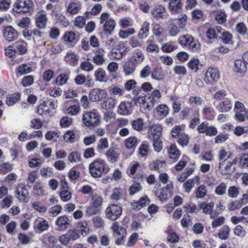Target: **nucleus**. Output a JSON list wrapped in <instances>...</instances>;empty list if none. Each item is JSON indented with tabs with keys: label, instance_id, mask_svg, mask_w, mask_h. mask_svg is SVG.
Wrapping results in <instances>:
<instances>
[{
	"label": "nucleus",
	"instance_id": "nucleus-54",
	"mask_svg": "<svg viewBox=\"0 0 248 248\" xmlns=\"http://www.w3.org/2000/svg\"><path fill=\"white\" fill-rule=\"evenodd\" d=\"M20 98V94L16 93L12 94L6 99V103L9 106H12L17 102Z\"/></svg>",
	"mask_w": 248,
	"mask_h": 248
},
{
	"label": "nucleus",
	"instance_id": "nucleus-42",
	"mask_svg": "<svg viewBox=\"0 0 248 248\" xmlns=\"http://www.w3.org/2000/svg\"><path fill=\"white\" fill-rule=\"evenodd\" d=\"M62 39L65 42L76 43L78 39L76 33L73 31H67L62 36Z\"/></svg>",
	"mask_w": 248,
	"mask_h": 248
},
{
	"label": "nucleus",
	"instance_id": "nucleus-16",
	"mask_svg": "<svg viewBox=\"0 0 248 248\" xmlns=\"http://www.w3.org/2000/svg\"><path fill=\"white\" fill-rule=\"evenodd\" d=\"M235 164L236 160L235 159H233L232 161L218 163V170L222 175L230 174L233 171V169L232 168V165Z\"/></svg>",
	"mask_w": 248,
	"mask_h": 248
},
{
	"label": "nucleus",
	"instance_id": "nucleus-9",
	"mask_svg": "<svg viewBox=\"0 0 248 248\" xmlns=\"http://www.w3.org/2000/svg\"><path fill=\"white\" fill-rule=\"evenodd\" d=\"M122 209L117 205L111 204L109 205L106 210V217L110 220H115L121 215Z\"/></svg>",
	"mask_w": 248,
	"mask_h": 248
},
{
	"label": "nucleus",
	"instance_id": "nucleus-59",
	"mask_svg": "<svg viewBox=\"0 0 248 248\" xmlns=\"http://www.w3.org/2000/svg\"><path fill=\"white\" fill-rule=\"evenodd\" d=\"M15 46L16 51L21 54H24L27 51V44L24 41L16 42L15 44Z\"/></svg>",
	"mask_w": 248,
	"mask_h": 248
},
{
	"label": "nucleus",
	"instance_id": "nucleus-8",
	"mask_svg": "<svg viewBox=\"0 0 248 248\" xmlns=\"http://www.w3.org/2000/svg\"><path fill=\"white\" fill-rule=\"evenodd\" d=\"M234 118L240 122H243L247 119L248 120V109L246 108L244 105L237 101L235 102L233 109Z\"/></svg>",
	"mask_w": 248,
	"mask_h": 248
},
{
	"label": "nucleus",
	"instance_id": "nucleus-5",
	"mask_svg": "<svg viewBox=\"0 0 248 248\" xmlns=\"http://www.w3.org/2000/svg\"><path fill=\"white\" fill-rule=\"evenodd\" d=\"M101 117L98 111L94 109L82 115V122L87 127H95L100 123Z\"/></svg>",
	"mask_w": 248,
	"mask_h": 248
},
{
	"label": "nucleus",
	"instance_id": "nucleus-43",
	"mask_svg": "<svg viewBox=\"0 0 248 248\" xmlns=\"http://www.w3.org/2000/svg\"><path fill=\"white\" fill-rule=\"evenodd\" d=\"M168 154L171 159H177L180 155V151L177 149L175 145H171L168 149Z\"/></svg>",
	"mask_w": 248,
	"mask_h": 248
},
{
	"label": "nucleus",
	"instance_id": "nucleus-46",
	"mask_svg": "<svg viewBox=\"0 0 248 248\" xmlns=\"http://www.w3.org/2000/svg\"><path fill=\"white\" fill-rule=\"evenodd\" d=\"M137 66L129 62H126L123 66V71L125 76H129L132 74L135 71Z\"/></svg>",
	"mask_w": 248,
	"mask_h": 248
},
{
	"label": "nucleus",
	"instance_id": "nucleus-34",
	"mask_svg": "<svg viewBox=\"0 0 248 248\" xmlns=\"http://www.w3.org/2000/svg\"><path fill=\"white\" fill-rule=\"evenodd\" d=\"M221 31L222 28L220 26L210 28L206 32V37L209 39L217 38L218 33H221Z\"/></svg>",
	"mask_w": 248,
	"mask_h": 248
},
{
	"label": "nucleus",
	"instance_id": "nucleus-23",
	"mask_svg": "<svg viewBox=\"0 0 248 248\" xmlns=\"http://www.w3.org/2000/svg\"><path fill=\"white\" fill-rule=\"evenodd\" d=\"M34 227L41 232L46 231L49 227L48 222L42 217L37 218L34 223Z\"/></svg>",
	"mask_w": 248,
	"mask_h": 248
},
{
	"label": "nucleus",
	"instance_id": "nucleus-13",
	"mask_svg": "<svg viewBox=\"0 0 248 248\" xmlns=\"http://www.w3.org/2000/svg\"><path fill=\"white\" fill-rule=\"evenodd\" d=\"M94 55L93 57V62L98 66L103 65L106 61L105 51L103 48H98L93 51Z\"/></svg>",
	"mask_w": 248,
	"mask_h": 248
},
{
	"label": "nucleus",
	"instance_id": "nucleus-49",
	"mask_svg": "<svg viewBox=\"0 0 248 248\" xmlns=\"http://www.w3.org/2000/svg\"><path fill=\"white\" fill-rule=\"evenodd\" d=\"M207 189L206 187L202 185L200 186L195 190V196L198 199H202L206 195Z\"/></svg>",
	"mask_w": 248,
	"mask_h": 248
},
{
	"label": "nucleus",
	"instance_id": "nucleus-63",
	"mask_svg": "<svg viewBox=\"0 0 248 248\" xmlns=\"http://www.w3.org/2000/svg\"><path fill=\"white\" fill-rule=\"evenodd\" d=\"M102 203L103 198L101 196L97 194L92 196L90 203L100 208Z\"/></svg>",
	"mask_w": 248,
	"mask_h": 248
},
{
	"label": "nucleus",
	"instance_id": "nucleus-40",
	"mask_svg": "<svg viewBox=\"0 0 248 248\" xmlns=\"http://www.w3.org/2000/svg\"><path fill=\"white\" fill-rule=\"evenodd\" d=\"M166 167L165 162L163 161L155 160L150 164V168L152 170L159 172L162 171Z\"/></svg>",
	"mask_w": 248,
	"mask_h": 248
},
{
	"label": "nucleus",
	"instance_id": "nucleus-51",
	"mask_svg": "<svg viewBox=\"0 0 248 248\" xmlns=\"http://www.w3.org/2000/svg\"><path fill=\"white\" fill-rule=\"evenodd\" d=\"M156 196L161 201H164L168 199L171 195L169 192L167 191V189L162 188L156 192Z\"/></svg>",
	"mask_w": 248,
	"mask_h": 248
},
{
	"label": "nucleus",
	"instance_id": "nucleus-11",
	"mask_svg": "<svg viewBox=\"0 0 248 248\" xmlns=\"http://www.w3.org/2000/svg\"><path fill=\"white\" fill-rule=\"evenodd\" d=\"M152 17L156 20H160L167 18L168 14L165 7L161 5L155 6L151 11Z\"/></svg>",
	"mask_w": 248,
	"mask_h": 248
},
{
	"label": "nucleus",
	"instance_id": "nucleus-41",
	"mask_svg": "<svg viewBox=\"0 0 248 248\" xmlns=\"http://www.w3.org/2000/svg\"><path fill=\"white\" fill-rule=\"evenodd\" d=\"M77 227L83 236H86L89 233L90 229L88 223L86 221L79 222L77 225Z\"/></svg>",
	"mask_w": 248,
	"mask_h": 248
},
{
	"label": "nucleus",
	"instance_id": "nucleus-56",
	"mask_svg": "<svg viewBox=\"0 0 248 248\" xmlns=\"http://www.w3.org/2000/svg\"><path fill=\"white\" fill-rule=\"evenodd\" d=\"M193 39V37H192V36L189 34L183 35L179 37L178 39V43L181 46H189Z\"/></svg>",
	"mask_w": 248,
	"mask_h": 248
},
{
	"label": "nucleus",
	"instance_id": "nucleus-7",
	"mask_svg": "<svg viewBox=\"0 0 248 248\" xmlns=\"http://www.w3.org/2000/svg\"><path fill=\"white\" fill-rule=\"evenodd\" d=\"M13 6L14 11L17 13H29L33 10V3L31 0H16Z\"/></svg>",
	"mask_w": 248,
	"mask_h": 248
},
{
	"label": "nucleus",
	"instance_id": "nucleus-14",
	"mask_svg": "<svg viewBox=\"0 0 248 248\" xmlns=\"http://www.w3.org/2000/svg\"><path fill=\"white\" fill-rule=\"evenodd\" d=\"M165 2H168V9L172 14L179 13L182 9V0H163Z\"/></svg>",
	"mask_w": 248,
	"mask_h": 248
},
{
	"label": "nucleus",
	"instance_id": "nucleus-36",
	"mask_svg": "<svg viewBox=\"0 0 248 248\" xmlns=\"http://www.w3.org/2000/svg\"><path fill=\"white\" fill-rule=\"evenodd\" d=\"M140 143V140L135 137H130L124 141L125 147L128 149H134Z\"/></svg>",
	"mask_w": 248,
	"mask_h": 248
},
{
	"label": "nucleus",
	"instance_id": "nucleus-37",
	"mask_svg": "<svg viewBox=\"0 0 248 248\" xmlns=\"http://www.w3.org/2000/svg\"><path fill=\"white\" fill-rule=\"evenodd\" d=\"M152 78L155 80H162L164 78V73L160 67H155L151 73Z\"/></svg>",
	"mask_w": 248,
	"mask_h": 248
},
{
	"label": "nucleus",
	"instance_id": "nucleus-38",
	"mask_svg": "<svg viewBox=\"0 0 248 248\" xmlns=\"http://www.w3.org/2000/svg\"><path fill=\"white\" fill-rule=\"evenodd\" d=\"M44 244L48 248L57 245V239L56 236L48 233L44 236Z\"/></svg>",
	"mask_w": 248,
	"mask_h": 248
},
{
	"label": "nucleus",
	"instance_id": "nucleus-58",
	"mask_svg": "<svg viewBox=\"0 0 248 248\" xmlns=\"http://www.w3.org/2000/svg\"><path fill=\"white\" fill-rule=\"evenodd\" d=\"M156 110L158 115L165 117L168 114L169 109L167 105L162 104L156 108Z\"/></svg>",
	"mask_w": 248,
	"mask_h": 248
},
{
	"label": "nucleus",
	"instance_id": "nucleus-44",
	"mask_svg": "<svg viewBox=\"0 0 248 248\" xmlns=\"http://www.w3.org/2000/svg\"><path fill=\"white\" fill-rule=\"evenodd\" d=\"M149 148L150 145L147 142H142L138 149V153L142 157H145L149 153Z\"/></svg>",
	"mask_w": 248,
	"mask_h": 248
},
{
	"label": "nucleus",
	"instance_id": "nucleus-28",
	"mask_svg": "<svg viewBox=\"0 0 248 248\" xmlns=\"http://www.w3.org/2000/svg\"><path fill=\"white\" fill-rule=\"evenodd\" d=\"M47 19L45 12L41 11L36 15V24L40 29H43L46 25Z\"/></svg>",
	"mask_w": 248,
	"mask_h": 248
},
{
	"label": "nucleus",
	"instance_id": "nucleus-57",
	"mask_svg": "<svg viewBox=\"0 0 248 248\" xmlns=\"http://www.w3.org/2000/svg\"><path fill=\"white\" fill-rule=\"evenodd\" d=\"M135 32L136 31L134 28H129L126 30H120L119 32V36L121 39H125Z\"/></svg>",
	"mask_w": 248,
	"mask_h": 248
},
{
	"label": "nucleus",
	"instance_id": "nucleus-24",
	"mask_svg": "<svg viewBox=\"0 0 248 248\" xmlns=\"http://www.w3.org/2000/svg\"><path fill=\"white\" fill-rule=\"evenodd\" d=\"M149 203V200L147 196H144L139 201H134L131 202V208L139 210L142 207L146 206Z\"/></svg>",
	"mask_w": 248,
	"mask_h": 248
},
{
	"label": "nucleus",
	"instance_id": "nucleus-64",
	"mask_svg": "<svg viewBox=\"0 0 248 248\" xmlns=\"http://www.w3.org/2000/svg\"><path fill=\"white\" fill-rule=\"evenodd\" d=\"M43 187L39 184H35L33 187V193L36 197H40L45 194Z\"/></svg>",
	"mask_w": 248,
	"mask_h": 248
},
{
	"label": "nucleus",
	"instance_id": "nucleus-25",
	"mask_svg": "<svg viewBox=\"0 0 248 248\" xmlns=\"http://www.w3.org/2000/svg\"><path fill=\"white\" fill-rule=\"evenodd\" d=\"M195 182L199 183L200 177L199 176H195L194 179H189L185 181L183 185V187L186 192L189 193L192 188L194 187Z\"/></svg>",
	"mask_w": 248,
	"mask_h": 248
},
{
	"label": "nucleus",
	"instance_id": "nucleus-33",
	"mask_svg": "<svg viewBox=\"0 0 248 248\" xmlns=\"http://www.w3.org/2000/svg\"><path fill=\"white\" fill-rule=\"evenodd\" d=\"M78 56L75 53L69 51L67 52L65 57V61L72 66H75L78 64Z\"/></svg>",
	"mask_w": 248,
	"mask_h": 248
},
{
	"label": "nucleus",
	"instance_id": "nucleus-21",
	"mask_svg": "<svg viewBox=\"0 0 248 248\" xmlns=\"http://www.w3.org/2000/svg\"><path fill=\"white\" fill-rule=\"evenodd\" d=\"M199 207L200 209H202L203 212L206 214H210V218L214 219L215 217V214L212 213L214 203L213 202H200L198 204Z\"/></svg>",
	"mask_w": 248,
	"mask_h": 248
},
{
	"label": "nucleus",
	"instance_id": "nucleus-47",
	"mask_svg": "<svg viewBox=\"0 0 248 248\" xmlns=\"http://www.w3.org/2000/svg\"><path fill=\"white\" fill-rule=\"evenodd\" d=\"M80 9V5L77 2H71L67 7V11L72 15L76 14Z\"/></svg>",
	"mask_w": 248,
	"mask_h": 248
},
{
	"label": "nucleus",
	"instance_id": "nucleus-52",
	"mask_svg": "<svg viewBox=\"0 0 248 248\" xmlns=\"http://www.w3.org/2000/svg\"><path fill=\"white\" fill-rule=\"evenodd\" d=\"M201 66L200 62L198 59L193 58L190 60L188 63V67L194 72H197L199 69V67Z\"/></svg>",
	"mask_w": 248,
	"mask_h": 248
},
{
	"label": "nucleus",
	"instance_id": "nucleus-12",
	"mask_svg": "<svg viewBox=\"0 0 248 248\" xmlns=\"http://www.w3.org/2000/svg\"><path fill=\"white\" fill-rule=\"evenodd\" d=\"M70 222L68 216L64 215L59 217L55 221L56 230L59 232L65 231L69 226Z\"/></svg>",
	"mask_w": 248,
	"mask_h": 248
},
{
	"label": "nucleus",
	"instance_id": "nucleus-17",
	"mask_svg": "<svg viewBox=\"0 0 248 248\" xmlns=\"http://www.w3.org/2000/svg\"><path fill=\"white\" fill-rule=\"evenodd\" d=\"M106 95L107 93L104 90L97 88L92 89L89 94L90 99L93 102L99 101Z\"/></svg>",
	"mask_w": 248,
	"mask_h": 248
},
{
	"label": "nucleus",
	"instance_id": "nucleus-1",
	"mask_svg": "<svg viewBox=\"0 0 248 248\" xmlns=\"http://www.w3.org/2000/svg\"><path fill=\"white\" fill-rule=\"evenodd\" d=\"M161 97L160 91L159 90H155L151 93L140 97L138 102L140 104V110L145 112L147 110L152 109L155 105L159 102Z\"/></svg>",
	"mask_w": 248,
	"mask_h": 248
},
{
	"label": "nucleus",
	"instance_id": "nucleus-31",
	"mask_svg": "<svg viewBox=\"0 0 248 248\" xmlns=\"http://www.w3.org/2000/svg\"><path fill=\"white\" fill-rule=\"evenodd\" d=\"M168 236L167 237V240L172 243H176L179 240V236L173 230L171 226H169L166 231Z\"/></svg>",
	"mask_w": 248,
	"mask_h": 248
},
{
	"label": "nucleus",
	"instance_id": "nucleus-29",
	"mask_svg": "<svg viewBox=\"0 0 248 248\" xmlns=\"http://www.w3.org/2000/svg\"><path fill=\"white\" fill-rule=\"evenodd\" d=\"M232 154L224 148H221L218 152L219 163H225L227 160L232 157Z\"/></svg>",
	"mask_w": 248,
	"mask_h": 248
},
{
	"label": "nucleus",
	"instance_id": "nucleus-39",
	"mask_svg": "<svg viewBox=\"0 0 248 248\" xmlns=\"http://www.w3.org/2000/svg\"><path fill=\"white\" fill-rule=\"evenodd\" d=\"M116 49L118 51V55L116 57V59L121 60L123 57L126 55V52L128 51L127 47L123 42H119L116 46Z\"/></svg>",
	"mask_w": 248,
	"mask_h": 248
},
{
	"label": "nucleus",
	"instance_id": "nucleus-15",
	"mask_svg": "<svg viewBox=\"0 0 248 248\" xmlns=\"http://www.w3.org/2000/svg\"><path fill=\"white\" fill-rule=\"evenodd\" d=\"M216 109L220 112H227L232 108V104L230 99L227 98L220 101L217 104L215 102H213Z\"/></svg>",
	"mask_w": 248,
	"mask_h": 248
},
{
	"label": "nucleus",
	"instance_id": "nucleus-26",
	"mask_svg": "<svg viewBox=\"0 0 248 248\" xmlns=\"http://www.w3.org/2000/svg\"><path fill=\"white\" fill-rule=\"evenodd\" d=\"M94 77L95 80L100 82H106L108 80V77L105 70L99 67L94 71Z\"/></svg>",
	"mask_w": 248,
	"mask_h": 248
},
{
	"label": "nucleus",
	"instance_id": "nucleus-18",
	"mask_svg": "<svg viewBox=\"0 0 248 248\" xmlns=\"http://www.w3.org/2000/svg\"><path fill=\"white\" fill-rule=\"evenodd\" d=\"M145 56L142 52L139 49L135 50L130 59L129 62L137 66L144 61Z\"/></svg>",
	"mask_w": 248,
	"mask_h": 248
},
{
	"label": "nucleus",
	"instance_id": "nucleus-48",
	"mask_svg": "<svg viewBox=\"0 0 248 248\" xmlns=\"http://www.w3.org/2000/svg\"><path fill=\"white\" fill-rule=\"evenodd\" d=\"M13 201L14 197L11 195H8L3 198L0 205L2 208H8L13 204Z\"/></svg>",
	"mask_w": 248,
	"mask_h": 248
},
{
	"label": "nucleus",
	"instance_id": "nucleus-10",
	"mask_svg": "<svg viewBox=\"0 0 248 248\" xmlns=\"http://www.w3.org/2000/svg\"><path fill=\"white\" fill-rule=\"evenodd\" d=\"M16 197L20 201L26 203L29 200V192L25 185L23 184H18L15 191Z\"/></svg>",
	"mask_w": 248,
	"mask_h": 248
},
{
	"label": "nucleus",
	"instance_id": "nucleus-62",
	"mask_svg": "<svg viewBox=\"0 0 248 248\" xmlns=\"http://www.w3.org/2000/svg\"><path fill=\"white\" fill-rule=\"evenodd\" d=\"M143 121L141 118H138L132 122V128L136 131H141L143 127Z\"/></svg>",
	"mask_w": 248,
	"mask_h": 248
},
{
	"label": "nucleus",
	"instance_id": "nucleus-3",
	"mask_svg": "<svg viewBox=\"0 0 248 248\" xmlns=\"http://www.w3.org/2000/svg\"><path fill=\"white\" fill-rule=\"evenodd\" d=\"M104 160L98 158L93 161L89 165V169L91 175L94 178L100 177L103 173L108 172Z\"/></svg>",
	"mask_w": 248,
	"mask_h": 248
},
{
	"label": "nucleus",
	"instance_id": "nucleus-2",
	"mask_svg": "<svg viewBox=\"0 0 248 248\" xmlns=\"http://www.w3.org/2000/svg\"><path fill=\"white\" fill-rule=\"evenodd\" d=\"M100 23L102 25L104 34L110 35L116 26L115 20L108 13H103L100 16Z\"/></svg>",
	"mask_w": 248,
	"mask_h": 248
},
{
	"label": "nucleus",
	"instance_id": "nucleus-60",
	"mask_svg": "<svg viewBox=\"0 0 248 248\" xmlns=\"http://www.w3.org/2000/svg\"><path fill=\"white\" fill-rule=\"evenodd\" d=\"M17 72L20 75L27 74L31 72V68L30 64H22L18 67Z\"/></svg>",
	"mask_w": 248,
	"mask_h": 248
},
{
	"label": "nucleus",
	"instance_id": "nucleus-30",
	"mask_svg": "<svg viewBox=\"0 0 248 248\" xmlns=\"http://www.w3.org/2000/svg\"><path fill=\"white\" fill-rule=\"evenodd\" d=\"M149 29L150 23L148 21H144L138 34L139 38L141 39L146 38L149 34Z\"/></svg>",
	"mask_w": 248,
	"mask_h": 248
},
{
	"label": "nucleus",
	"instance_id": "nucleus-22",
	"mask_svg": "<svg viewBox=\"0 0 248 248\" xmlns=\"http://www.w3.org/2000/svg\"><path fill=\"white\" fill-rule=\"evenodd\" d=\"M133 111L132 104L128 102H122L118 106V113L122 115L130 114Z\"/></svg>",
	"mask_w": 248,
	"mask_h": 248
},
{
	"label": "nucleus",
	"instance_id": "nucleus-53",
	"mask_svg": "<svg viewBox=\"0 0 248 248\" xmlns=\"http://www.w3.org/2000/svg\"><path fill=\"white\" fill-rule=\"evenodd\" d=\"M150 132L153 136V139L160 138L162 133V127L159 125L152 126L150 128Z\"/></svg>",
	"mask_w": 248,
	"mask_h": 248
},
{
	"label": "nucleus",
	"instance_id": "nucleus-20",
	"mask_svg": "<svg viewBox=\"0 0 248 248\" xmlns=\"http://www.w3.org/2000/svg\"><path fill=\"white\" fill-rule=\"evenodd\" d=\"M233 71L237 75L242 76L247 71L246 63L241 59L235 60L234 63Z\"/></svg>",
	"mask_w": 248,
	"mask_h": 248
},
{
	"label": "nucleus",
	"instance_id": "nucleus-6",
	"mask_svg": "<svg viewBox=\"0 0 248 248\" xmlns=\"http://www.w3.org/2000/svg\"><path fill=\"white\" fill-rule=\"evenodd\" d=\"M220 78V72L216 67H210L206 71L203 80L208 85H215Z\"/></svg>",
	"mask_w": 248,
	"mask_h": 248
},
{
	"label": "nucleus",
	"instance_id": "nucleus-27",
	"mask_svg": "<svg viewBox=\"0 0 248 248\" xmlns=\"http://www.w3.org/2000/svg\"><path fill=\"white\" fill-rule=\"evenodd\" d=\"M119 151L115 148H110L106 153V156L108 161L113 163L118 159L119 156Z\"/></svg>",
	"mask_w": 248,
	"mask_h": 248
},
{
	"label": "nucleus",
	"instance_id": "nucleus-50",
	"mask_svg": "<svg viewBox=\"0 0 248 248\" xmlns=\"http://www.w3.org/2000/svg\"><path fill=\"white\" fill-rule=\"evenodd\" d=\"M31 206L35 211L40 213H45L47 210V207L39 201L33 202Z\"/></svg>",
	"mask_w": 248,
	"mask_h": 248
},
{
	"label": "nucleus",
	"instance_id": "nucleus-32",
	"mask_svg": "<svg viewBox=\"0 0 248 248\" xmlns=\"http://www.w3.org/2000/svg\"><path fill=\"white\" fill-rule=\"evenodd\" d=\"M124 197V193L123 189L120 187H116L112 190L110 199L116 201H119Z\"/></svg>",
	"mask_w": 248,
	"mask_h": 248
},
{
	"label": "nucleus",
	"instance_id": "nucleus-35",
	"mask_svg": "<svg viewBox=\"0 0 248 248\" xmlns=\"http://www.w3.org/2000/svg\"><path fill=\"white\" fill-rule=\"evenodd\" d=\"M51 103L50 100L47 99L43 101L38 107L37 112L39 115H43L44 114H49L50 112V108H48L47 105H50Z\"/></svg>",
	"mask_w": 248,
	"mask_h": 248
},
{
	"label": "nucleus",
	"instance_id": "nucleus-61",
	"mask_svg": "<svg viewBox=\"0 0 248 248\" xmlns=\"http://www.w3.org/2000/svg\"><path fill=\"white\" fill-rule=\"evenodd\" d=\"M116 105V101L112 99H107L104 100L102 103L101 107L106 110H111L113 109Z\"/></svg>",
	"mask_w": 248,
	"mask_h": 248
},
{
	"label": "nucleus",
	"instance_id": "nucleus-55",
	"mask_svg": "<svg viewBox=\"0 0 248 248\" xmlns=\"http://www.w3.org/2000/svg\"><path fill=\"white\" fill-rule=\"evenodd\" d=\"M227 191V185L224 183H221L218 184L215 189V193L218 196L225 195Z\"/></svg>",
	"mask_w": 248,
	"mask_h": 248
},
{
	"label": "nucleus",
	"instance_id": "nucleus-45",
	"mask_svg": "<svg viewBox=\"0 0 248 248\" xmlns=\"http://www.w3.org/2000/svg\"><path fill=\"white\" fill-rule=\"evenodd\" d=\"M230 232V228L227 225H224L219 229L218 233V237L222 240H226L229 237Z\"/></svg>",
	"mask_w": 248,
	"mask_h": 248
},
{
	"label": "nucleus",
	"instance_id": "nucleus-4",
	"mask_svg": "<svg viewBox=\"0 0 248 248\" xmlns=\"http://www.w3.org/2000/svg\"><path fill=\"white\" fill-rule=\"evenodd\" d=\"M113 231V235L115 239V243L117 246L123 245L125 241L127 233L126 229L120 226L118 222H113L111 227Z\"/></svg>",
	"mask_w": 248,
	"mask_h": 248
},
{
	"label": "nucleus",
	"instance_id": "nucleus-19",
	"mask_svg": "<svg viewBox=\"0 0 248 248\" xmlns=\"http://www.w3.org/2000/svg\"><path fill=\"white\" fill-rule=\"evenodd\" d=\"M4 38L8 41H13L18 37L17 31L11 26L6 27L3 32Z\"/></svg>",
	"mask_w": 248,
	"mask_h": 248
}]
</instances>
